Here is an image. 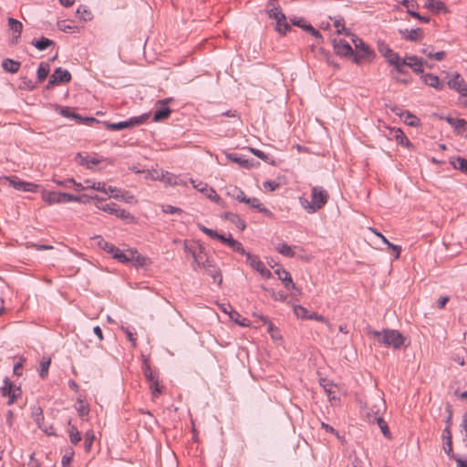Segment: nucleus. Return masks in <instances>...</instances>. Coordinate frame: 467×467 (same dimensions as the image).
Here are the masks:
<instances>
[{
  "instance_id": "1",
  "label": "nucleus",
  "mask_w": 467,
  "mask_h": 467,
  "mask_svg": "<svg viewBox=\"0 0 467 467\" xmlns=\"http://www.w3.org/2000/svg\"><path fill=\"white\" fill-rule=\"evenodd\" d=\"M329 194L327 190L321 186H314L311 189V201L306 197H299L300 205L309 214L315 213L322 209L327 202Z\"/></svg>"
},
{
  "instance_id": "2",
  "label": "nucleus",
  "mask_w": 467,
  "mask_h": 467,
  "mask_svg": "<svg viewBox=\"0 0 467 467\" xmlns=\"http://www.w3.org/2000/svg\"><path fill=\"white\" fill-rule=\"evenodd\" d=\"M379 344L386 347H392L395 349L400 348L405 342V337L398 330L384 329L382 332L372 330L368 332Z\"/></svg>"
},
{
  "instance_id": "3",
  "label": "nucleus",
  "mask_w": 467,
  "mask_h": 467,
  "mask_svg": "<svg viewBox=\"0 0 467 467\" xmlns=\"http://www.w3.org/2000/svg\"><path fill=\"white\" fill-rule=\"evenodd\" d=\"M185 253L191 254L193 258V263L200 268L210 269L213 267V264L210 261V258L205 251V248L200 244H195L189 245L187 244H184Z\"/></svg>"
},
{
  "instance_id": "4",
  "label": "nucleus",
  "mask_w": 467,
  "mask_h": 467,
  "mask_svg": "<svg viewBox=\"0 0 467 467\" xmlns=\"http://www.w3.org/2000/svg\"><path fill=\"white\" fill-rule=\"evenodd\" d=\"M357 53L353 57L356 64H362L364 61H370L375 57L374 51L362 39L355 36L352 38Z\"/></svg>"
},
{
  "instance_id": "5",
  "label": "nucleus",
  "mask_w": 467,
  "mask_h": 467,
  "mask_svg": "<svg viewBox=\"0 0 467 467\" xmlns=\"http://www.w3.org/2000/svg\"><path fill=\"white\" fill-rule=\"evenodd\" d=\"M81 198V196H77L70 193L60 192H44L42 194L43 201L50 205L56 203H67L71 202H80Z\"/></svg>"
},
{
  "instance_id": "6",
  "label": "nucleus",
  "mask_w": 467,
  "mask_h": 467,
  "mask_svg": "<svg viewBox=\"0 0 467 467\" xmlns=\"http://www.w3.org/2000/svg\"><path fill=\"white\" fill-rule=\"evenodd\" d=\"M147 119L146 115H141L139 117H132L127 120L119 121L116 123L105 122V126L109 130H121L125 129H130L140 124H143Z\"/></svg>"
},
{
  "instance_id": "7",
  "label": "nucleus",
  "mask_w": 467,
  "mask_h": 467,
  "mask_svg": "<svg viewBox=\"0 0 467 467\" xmlns=\"http://www.w3.org/2000/svg\"><path fill=\"white\" fill-rule=\"evenodd\" d=\"M190 182L194 189L204 193L208 199L218 203L219 205L223 206L224 202L223 201V199L216 193V192L213 188L209 187L207 183L202 182H197L193 179H191Z\"/></svg>"
},
{
  "instance_id": "8",
  "label": "nucleus",
  "mask_w": 467,
  "mask_h": 467,
  "mask_svg": "<svg viewBox=\"0 0 467 467\" xmlns=\"http://www.w3.org/2000/svg\"><path fill=\"white\" fill-rule=\"evenodd\" d=\"M246 264L259 273L263 278H269L272 275L271 271L265 267V264L257 255L252 254L251 253L247 254Z\"/></svg>"
},
{
  "instance_id": "9",
  "label": "nucleus",
  "mask_w": 467,
  "mask_h": 467,
  "mask_svg": "<svg viewBox=\"0 0 467 467\" xmlns=\"http://www.w3.org/2000/svg\"><path fill=\"white\" fill-rule=\"evenodd\" d=\"M5 179L7 180L9 184L17 191L25 192H36L38 188V185L21 181L17 177H5Z\"/></svg>"
},
{
  "instance_id": "10",
  "label": "nucleus",
  "mask_w": 467,
  "mask_h": 467,
  "mask_svg": "<svg viewBox=\"0 0 467 467\" xmlns=\"http://www.w3.org/2000/svg\"><path fill=\"white\" fill-rule=\"evenodd\" d=\"M400 3L404 5L407 9V13L411 16L417 18L419 21L422 23H429L430 18L427 16H420L416 9L419 7V5L415 0H400Z\"/></svg>"
},
{
  "instance_id": "11",
  "label": "nucleus",
  "mask_w": 467,
  "mask_h": 467,
  "mask_svg": "<svg viewBox=\"0 0 467 467\" xmlns=\"http://www.w3.org/2000/svg\"><path fill=\"white\" fill-rule=\"evenodd\" d=\"M334 50L340 57H349L354 54L351 46L344 39L334 40Z\"/></svg>"
},
{
  "instance_id": "12",
  "label": "nucleus",
  "mask_w": 467,
  "mask_h": 467,
  "mask_svg": "<svg viewBox=\"0 0 467 467\" xmlns=\"http://www.w3.org/2000/svg\"><path fill=\"white\" fill-rule=\"evenodd\" d=\"M399 33L403 39L410 42L420 41L423 38L424 36L423 30L421 28L400 29Z\"/></svg>"
},
{
  "instance_id": "13",
  "label": "nucleus",
  "mask_w": 467,
  "mask_h": 467,
  "mask_svg": "<svg viewBox=\"0 0 467 467\" xmlns=\"http://www.w3.org/2000/svg\"><path fill=\"white\" fill-rule=\"evenodd\" d=\"M379 52L391 64H397L400 57L398 53L394 52L387 44L379 43Z\"/></svg>"
},
{
  "instance_id": "14",
  "label": "nucleus",
  "mask_w": 467,
  "mask_h": 467,
  "mask_svg": "<svg viewBox=\"0 0 467 467\" xmlns=\"http://www.w3.org/2000/svg\"><path fill=\"white\" fill-rule=\"evenodd\" d=\"M71 80V74L68 70L57 67L51 75V84L67 83Z\"/></svg>"
},
{
  "instance_id": "15",
  "label": "nucleus",
  "mask_w": 467,
  "mask_h": 467,
  "mask_svg": "<svg viewBox=\"0 0 467 467\" xmlns=\"http://www.w3.org/2000/svg\"><path fill=\"white\" fill-rule=\"evenodd\" d=\"M407 67H410L415 73L423 74V64L424 60L421 57L416 56H407L404 58V63Z\"/></svg>"
},
{
  "instance_id": "16",
  "label": "nucleus",
  "mask_w": 467,
  "mask_h": 467,
  "mask_svg": "<svg viewBox=\"0 0 467 467\" xmlns=\"http://www.w3.org/2000/svg\"><path fill=\"white\" fill-rule=\"evenodd\" d=\"M421 79L427 86L437 90H441L444 88V84L440 80L439 77L431 73L422 74Z\"/></svg>"
},
{
  "instance_id": "17",
  "label": "nucleus",
  "mask_w": 467,
  "mask_h": 467,
  "mask_svg": "<svg viewBox=\"0 0 467 467\" xmlns=\"http://www.w3.org/2000/svg\"><path fill=\"white\" fill-rule=\"evenodd\" d=\"M244 203L247 204L250 208L254 209V210L258 211L259 213H264L266 216L273 215V213L261 203L259 199H257L255 197H252V198L246 197Z\"/></svg>"
},
{
  "instance_id": "18",
  "label": "nucleus",
  "mask_w": 467,
  "mask_h": 467,
  "mask_svg": "<svg viewBox=\"0 0 467 467\" xmlns=\"http://www.w3.org/2000/svg\"><path fill=\"white\" fill-rule=\"evenodd\" d=\"M222 218L234 224L240 231H244L246 227L245 222L236 213L225 212Z\"/></svg>"
},
{
  "instance_id": "19",
  "label": "nucleus",
  "mask_w": 467,
  "mask_h": 467,
  "mask_svg": "<svg viewBox=\"0 0 467 467\" xmlns=\"http://www.w3.org/2000/svg\"><path fill=\"white\" fill-rule=\"evenodd\" d=\"M275 273L277 275L278 279H280L283 282V284L286 289H290V288L295 289L296 288L295 284L293 283L291 275L286 270H285L283 268H277L275 270Z\"/></svg>"
},
{
  "instance_id": "20",
  "label": "nucleus",
  "mask_w": 467,
  "mask_h": 467,
  "mask_svg": "<svg viewBox=\"0 0 467 467\" xmlns=\"http://www.w3.org/2000/svg\"><path fill=\"white\" fill-rule=\"evenodd\" d=\"M424 6L436 13H448V8L441 0H424Z\"/></svg>"
},
{
  "instance_id": "21",
  "label": "nucleus",
  "mask_w": 467,
  "mask_h": 467,
  "mask_svg": "<svg viewBox=\"0 0 467 467\" xmlns=\"http://www.w3.org/2000/svg\"><path fill=\"white\" fill-rule=\"evenodd\" d=\"M267 13L270 18L274 20H283L285 19V14L282 12V9L279 5H275V1L271 0L269 1L267 5Z\"/></svg>"
},
{
  "instance_id": "22",
  "label": "nucleus",
  "mask_w": 467,
  "mask_h": 467,
  "mask_svg": "<svg viewBox=\"0 0 467 467\" xmlns=\"http://www.w3.org/2000/svg\"><path fill=\"white\" fill-rule=\"evenodd\" d=\"M447 84L450 88L454 89L457 92L463 90V88L467 87V84L459 73H455Z\"/></svg>"
},
{
  "instance_id": "23",
  "label": "nucleus",
  "mask_w": 467,
  "mask_h": 467,
  "mask_svg": "<svg viewBox=\"0 0 467 467\" xmlns=\"http://www.w3.org/2000/svg\"><path fill=\"white\" fill-rule=\"evenodd\" d=\"M32 418L37 424L38 428L43 430L48 435H52L53 431H48L43 425L44 422V415H43V410L41 407H34L32 410Z\"/></svg>"
},
{
  "instance_id": "24",
  "label": "nucleus",
  "mask_w": 467,
  "mask_h": 467,
  "mask_svg": "<svg viewBox=\"0 0 467 467\" xmlns=\"http://www.w3.org/2000/svg\"><path fill=\"white\" fill-rule=\"evenodd\" d=\"M447 121L458 134L467 131V121L465 119L449 117Z\"/></svg>"
},
{
  "instance_id": "25",
  "label": "nucleus",
  "mask_w": 467,
  "mask_h": 467,
  "mask_svg": "<svg viewBox=\"0 0 467 467\" xmlns=\"http://www.w3.org/2000/svg\"><path fill=\"white\" fill-rule=\"evenodd\" d=\"M8 26L10 30H12L14 34H16L13 37V43H16L17 39L20 37L23 29V25L20 21L10 17L8 18Z\"/></svg>"
},
{
  "instance_id": "26",
  "label": "nucleus",
  "mask_w": 467,
  "mask_h": 467,
  "mask_svg": "<svg viewBox=\"0 0 467 467\" xmlns=\"http://www.w3.org/2000/svg\"><path fill=\"white\" fill-rule=\"evenodd\" d=\"M226 194L239 202H244L246 199L244 192L236 186H229L226 188Z\"/></svg>"
},
{
  "instance_id": "27",
  "label": "nucleus",
  "mask_w": 467,
  "mask_h": 467,
  "mask_svg": "<svg viewBox=\"0 0 467 467\" xmlns=\"http://www.w3.org/2000/svg\"><path fill=\"white\" fill-rule=\"evenodd\" d=\"M142 370H143L144 377L146 378V379L149 382L159 379V372L156 370H153L150 368V363L147 358H144V360H143Z\"/></svg>"
},
{
  "instance_id": "28",
  "label": "nucleus",
  "mask_w": 467,
  "mask_h": 467,
  "mask_svg": "<svg viewBox=\"0 0 467 467\" xmlns=\"http://www.w3.org/2000/svg\"><path fill=\"white\" fill-rule=\"evenodd\" d=\"M391 133L398 144H400L401 146H405L407 148L412 147V144L410 143V141L408 140V138L406 137V135L400 129H394L391 131Z\"/></svg>"
},
{
  "instance_id": "29",
  "label": "nucleus",
  "mask_w": 467,
  "mask_h": 467,
  "mask_svg": "<svg viewBox=\"0 0 467 467\" xmlns=\"http://www.w3.org/2000/svg\"><path fill=\"white\" fill-rule=\"evenodd\" d=\"M132 254L133 250L131 249L123 251L118 248V252H114L112 257L120 263H130V260H132Z\"/></svg>"
},
{
  "instance_id": "30",
  "label": "nucleus",
  "mask_w": 467,
  "mask_h": 467,
  "mask_svg": "<svg viewBox=\"0 0 467 467\" xmlns=\"http://www.w3.org/2000/svg\"><path fill=\"white\" fill-rule=\"evenodd\" d=\"M2 67L5 71L9 73H16L20 68V62L11 58H5L2 62Z\"/></svg>"
},
{
  "instance_id": "31",
  "label": "nucleus",
  "mask_w": 467,
  "mask_h": 467,
  "mask_svg": "<svg viewBox=\"0 0 467 467\" xmlns=\"http://www.w3.org/2000/svg\"><path fill=\"white\" fill-rule=\"evenodd\" d=\"M275 250L285 257L293 258L295 256V253L292 247L285 242L277 244L275 246Z\"/></svg>"
},
{
  "instance_id": "32",
  "label": "nucleus",
  "mask_w": 467,
  "mask_h": 467,
  "mask_svg": "<svg viewBox=\"0 0 467 467\" xmlns=\"http://www.w3.org/2000/svg\"><path fill=\"white\" fill-rule=\"evenodd\" d=\"M50 71V66L47 62H41L36 71V77L38 82H43L48 76Z\"/></svg>"
},
{
  "instance_id": "33",
  "label": "nucleus",
  "mask_w": 467,
  "mask_h": 467,
  "mask_svg": "<svg viewBox=\"0 0 467 467\" xmlns=\"http://www.w3.org/2000/svg\"><path fill=\"white\" fill-rule=\"evenodd\" d=\"M78 158L80 159L79 163L86 166L88 169H92L95 165L100 162V160L95 157L82 156L80 153L78 154Z\"/></svg>"
},
{
  "instance_id": "34",
  "label": "nucleus",
  "mask_w": 467,
  "mask_h": 467,
  "mask_svg": "<svg viewBox=\"0 0 467 467\" xmlns=\"http://www.w3.org/2000/svg\"><path fill=\"white\" fill-rule=\"evenodd\" d=\"M32 45L37 48L38 50L42 51V50H45L47 49V47H51V46H54L55 45V42L53 40H50L47 37H44L42 36L40 39L38 40H33L32 41Z\"/></svg>"
},
{
  "instance_id": "35",
  "label": "nucleus",
  "mask_w": 467,
  "mask_h": 467,
  "mask_svg": "<svg viewBox=\"0 0 467 467\" xmlns=\"http://www.w3.org/2000/svg\"><path fill=\"white\" fill-rule=\"evenodd\" d=\"M450 163L454 169L461 171L463 173H467V160L462 157L453 158Z\"/></svg>"
},
{
  "instance_id": "36",
  "label": "nucleus",
  "mask_w": 467,
  "mask_h": 467,
  "mask_svg": "<svg viewBox=\"0 0 467 467\" xmlns=\"http://www.w3.org/2000/svg\"><path fill=\"white\" fill-rule=\"evenodd\" d=\"M171 114L170 108L162 105L157 110L154 112L153 115V120L154 121H161L162 119H167Z\"/></svg>"
},
{
  "instance_id": "37",
  "label": "nucleus",
  "mask_w": 467,
  "mask_h": 467,
  "mask_svg": "<svg viewBox=\"0 0 467 467\" xmlns=\"http://www.w3.org/2000/svg\"><path fill=\"white\" fill-rule=\"evenodd\" d=\"M149 259L142 254H139L136 250H133L132 260H130V264L134 266H145L148 265Z\"/></svg>"
},
{
  "instance_id": "38",
  "label": "nucleus",
  "mask_w": 467,
  "mask_h": 467,
  "mask_svg": "<svg viewBox=\"0 0 467 467\" xmlns=\"http://www.w3.org/2000/svg\"><path fill=\"white\" fill-rule=\"evenodd\" d=\"M375 234L379 237L381 238V240L383 241V243L385 244H387V246L391 249L394 253H395V258L398 259L400 257V251H401V248L400 246L397 245V244H394L392 243H390L382 234L380 233H378V232H374Z\"/></svg>"
},
{
  "instance_id": "39",
  "label": "nucleus",
  "mask_w": 467,
  "mask_h": 467,
  "mask_svg": "<svg viewBox=\"0 0 467 467\" xmlns=\"http://www.w3.org/2000/svg\"><path fill=\"white\" fill-rule=\"evenodd\" d=\"M258 317L267 326V331L271 334L273 338H277L279 337V331L277 327L265 317L258 316Z\"/></svg>"
},
{
  "instance_id": "40",
  "label": "nucleus",
  "mask_w": 467,
  "mask_h": 467,
  "mask_svg": "<svg viewBox=\"0 0 467 467\" xmlns=\"http://www.w3.org/2000/svg\"><path fill=\"white\" fill-rule=\"evenodd\" d=\"M150 389L153 399L158 398L163 392V386L160 383L159 379L150 382Z\"/></svg>"
},
{
  "instance_id": "41",
  "label": "nucleus",
  "mask_w": 467,
  "mask_h": 467,
  "mask_svg": "<svg viewBox=\"0 0 467 467\" xmlns=\"http://www.w3.org/2000/svg\"><path fill=\"white\" fill-rule=\"evenodd\" d=\"M51 364V358H43L40 365H39V376L41 379H45L48 375V368Z\"/></svg>"
},
{
  "instance_id": "42",
  "label": "nucleus",
  "mask_w": 467,
  "mask_h": 467,
  "mask_svg": "<svg viewBox=\"0 0 467 467\" xmlns=\"http://www.w3.org/2000/svg\"><path fill=\"white\" fill-rule=\"evenodd\" d=\"M96 239H99L98 241V245L103 249L104 251H106L107 253H109V254H113L114 252H118V247H116L115 245H113L112 244L103 240L102 238L100 237H96Z\"/></svg>"
},
{
  "instance_id": "43",
  "label": "nucleus",
  "mask_w": 467,
  "mask_h": 467,
  "mask_svg": "<svg viewBox=\"0 0 467 467\" xmlns=\"http://www.w3.org/2000/svg\"><path fill=\"white\" fill-rule=\"evenodd\" d=\"M113 198L119 200V201H124L125 202H128V203H131L134 201V196L132 194H130L127 191H123L120 189H119V191H118V193L113 194Z\"/></svg>"
},
{
  "instance_id": "44",
  "label": "nucleus",
  "mask_w": 467,
  "mask_h": 467,
  "mask_svg": "<svg viewBox=\"0 0 467 467\" xmlns=\"http://www.w3.org/2000/svg\"><path fill=\"white\" fill-rule=\"evenodd\" d=\"M229 247H231L234 252L244 255L245 257L247 256V254H250L244 248L243 244L239 241L234 238L229 241Z\"/></svg>"
},
{
  "instance_id": "45",
  "label": "nucleus",
  "mask_w": 467,
  "mask_h": 467,
  "mask_svg": "<svg viewBox=\"0 0 467 467\" xmlns=\"http://www.w3.org/2000/svg\"><path fill=\"white\" fill-rule=\"evenodd\" d=\"M230 318L241 327H248L249 323L245 317H243L237 311L233 309L230 313Z\"/></svg>"
},
{
  "instance_id": "46",
  "label": "nucleus",
  "mask_w": 467,
  "mask_h": 467,
  "mask_svg": "<svg viewBox=\"0 0 467 467\" xmlns=\"http://www.w3.org/2000/svg\"><path fill=\"white\" fill-rule=\"evenodd\" d=\"M275 23H276L275 29L281 35H285L287 31H289L291 29V26L286 22L285 16V19L276 20Z\"/></svg>"
},
{
  "instance_id": "47",
  "label": "nucleus",
  "mask_w": 467,
  "mask_h": 467,
  "mask_svg": "<svg viewBox=\"0 0 467 467\" xmlns=\"http://www.w3.org/2000/svg\"><path fill=\"white\" fill-rule=\"evenodd\" d=\"M76 409L78 411V414L81 418H84L85 416H88L89 413V408L88 405L83 401L82 400H78Z\"/></svg>"
},
{
  "instance_id": "48",
  "label": "nucleus",
  "mask_w": 467,
  "mask_h": 467,
  "mask_svg": "<svg viewBox=\"0 0 467 467\" xmlns=\"http://www.w3.org/2000/svg\"><path fill=\"white\" fill-rule=\"evenodd\" d=\"M85 440H84V447H85V450L87 451H89L91 447H92V444L95 441V433L93 431H88L86 433H85V436H84Z\"/></svg>"
},
{
  "instance_id": "49",
  "label": "nucleus",
  "mask_w": 467,
  "mask_h": 467,
  "mask_svg": "<svg viewBox=\"0 0 467 467\" xmlns=\"http://www.w3.org/2000/svg\"><path fill=\"white\" fill-rule=\"evenodd\" d=\"M401 116L404 117V121L409 125V126H411V127H416L419 125L420 123V119L415 117L414 115H412L411 113H410L409 111H405L401 114Z\"/></svg>"
},
{
  "instance_id": "50",
  "label": "nucleus",
  "mask_w": 467,
  "mask_h": 467,
  "mask_svg": "<svg viewBox=\"0 0 467 467\" xmlns=\"http://www.w3.org/2000/svg\"><path fill=\"white\" fill-rule=\"evenodd\" d=\"M13 382L8 378H5L4 380V386L1 388V395L3 397L9 398L11 392L13 391Z\"/></svg>"
},
{
  "instance_id": "51",
  "label": "nucleus",
  "mask_w": 467,
  "mask_h": 467,
  "mask_svg": "<svg viewBox=\"0 0 467 467\" xmlns=\"http://www.w3.org/2000/svg\"><path fill=\"white\" fill-rule=\"evenodd\" d=\"M77 14L83 21H88L92 18L91 12L85 5H79L77 10Z\"/></svg>"
},
{
  "instance_id": "52",
  "label": "nucleus",
  "mask_w": 467,
  "mask_h": 467,
  "mask_svg": "<svg viewBox=\"0 0 467 467\" xmlns=\"http://www.w3.org/2000/svg\"><path fill=\"white\" fill-rule=\"evenodd\" d=\"M293 308H294L295 315L298 318L308 319V316H309L308 310L306 307L299 306V305H294Z\"/></svg>"
},
{
  "instance_id": "53",
  "label": "nucleus",
  "mask_w": 467,
  "mask_h": 467,
  "mask_svg": "<svg viewBox=\"0 0 467 467\" xmlns=\"http://www.w3.org/2000/svg\"><path fill=\"white\" fill-rule=\"evenodd\" d=\"M36 88V84L34 81H32L31 79H29L26 77L21 78V81L19 84L20 89L33 90Z\"/></svg>"
},
{
  "instance_id": "54",
  "label": "nucleus",
  "mask_w": 467,
  "mask_h": 467,
  "mask_svg": "<svg viewBox=\"0 0 467 467\" xmlns=\"http://www.w3.org/2000/svg\"><path fill=\"white\" fill-rule=\"evenodd\" d=\"M69 440L74 445L81 441V434L75 426H71L69 430Z\"/></svg>"
},
{
  "instance_id": "55",
  "label": "nucleus",
  "mask_w": 467,
  "mask_h": 467,
  "mask_svg": "<svg viewBox=\"0 0 467 467\" xmlns=\"http://www.w3.org/2000/svg\"><path fill=\"white\" fill-rule=\"evenodd\" d=\"M377 422H378V425L380 428L383 435L386 438L389 439L391 437V435H390V431H389L387 422L380 417L377 418Z\"/></svg>"
},
{
  "instance_id": "56",
  "label": "nucleus",
  "mask_w": 467,
  "mask_h": 467,
  "mask_svg": "<svg viewBox=\"0 0 467 467\" xmlns=\"http://www.w3.org/2000/svg\"><path fill=\"white\" fill-rule=\"evenodd\" d=\"M113 214L116 215L118 218H120L123 220H128V219L132 218L131 214L128 211L119 208V205H117Z\"/></svg>"
},
{
  "instance_id": "57",
  "label": "nucleus",
  "mask_w": 467,
  "mask_h": 467,
  "mask_svg": "<svg viewBox=\"0 0 467 467\" xmlns=\"http://www.w3.org/2000/svg\"><path fill=\"white\" fill-rule=\"evenodd\" d=\"M308 319L323 322V323H325L327 326V327L330 330L332 329V325L329 323V321L327 319H326L323 316L318 315L316 312H313V313L309 314Z\"/></svg>"
},
{
  "instance_id": "58",
  "label": "nucleus",
  "mask_w": 467,
  "mask_h": 467,
  "mask_svg": "<svg viewBox=\"0 0 467 467\" xmlns=\"http://www.w3.org/2000/svg\"><path fill=\"white\" fill-rule=\"evenodd\" d=\"M197 227L199 228L200 231H202L203 234H207L209 237H211L213 239H215L216 237H218L217 236L218 233L216 231L210 229L200 223H197Z\"/></svg>"
},
{
  "instance_id": "59",
  "label": "nucleus",
  "mask_w": 467,
  "mask_h": 467,
  "mask_svg": "<svg viewBox=\"0 0 467 467\" xmlns=\"http://www.w3.org/2000/svg\"><path fill=\"white\" fill-rule=\"evenodd\" d=\"M444 451L451 459H454V457H457L452 451V440H445L444 441Z\"/></svg>"
},
{
  "instance_id": "60",
  "label": "nucleus",
  "mask_w": 467,
  "mask_h": 467,
  "mask_svg": "<svg viewBox=\"0 0 467 467\" xmlns=\"http://www.w3.org/2000/svg\"><path fill=\"white\" fill-rule=\"evenodd\" d=\"M118 204L114 203V202H110V203H106V204H97V207L101 210V211H104L106 213H109L110 214H113L114 212H115V209L117 207Z\"/></svg>"
},
{
  "instance_id": "61",
  "label": "nucleus",
  "mask_w": 467,
  "mask_h": 467,
  "mask_svg": "<svg viewBox=\"0 0 467 467\" xmlns=\"http://www.w3.org/2000/svg\"><path fill=\"white\" fill-rule=\"evenodd\" d=\"M22 391H21V389L20 387H13V391L11 392L10 396H9V400L7 401V404L8 405H12L17 399V397H19L21 395Z\"/></svg>"
},
{
  "instance_id": "62",
  "label": "nucleus",
  "mask_w": 467,
  "mask_h": 467,
  "mask_svg": "<svg viewBox=\"0 0 467 467\" xmlns=\"http://www.w3.org/2000/svg\"><path fill=\"white\" fill-rule=\"evenodd\" d=\"M162 212L168 214H173V213H182V210L181 208L167 204L162 205Z\"/></svg>"
},
{
  "instance_id": "63",
  "label": "nucleus",
  "mask_w": 467,
  "mask_h": 467,
  "mask_svg": "<svg viewBox=\"0 0 467 467\" xmlns=\"http://www.w3.org/2000/svg\"><path fill=\"white\" fill-rule=\"evenodd\" d=\"M227 158L234 162L239 163L242 166H244L247 163V161L243 159L241 156H238L236 153H228Z\"/></svg>"
},
{
  "instance_id": "64",
  "label": "nucleus",
  "mask_w": 467,
  "mask_h": 467,
  "mask_svg": "<svg viewBox=\"0 0 467 467\" xmlns=\"http://www.w3.org/2000/svg\"><path fill=\"white\" fill-rule=\"evenodd\" d=\"M73 456H74L73 450H70L69 451H67V453L62 458V465H63V467H67L71 463V462L73 460Z\"/></svg>"
}]
</instances>
